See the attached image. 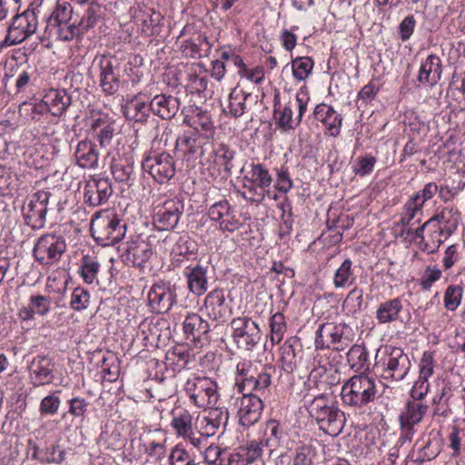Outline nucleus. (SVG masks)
Listing matches in <instances>:
<instances>
[{"label":"nucleus","instance_id":"f257e3e1","mask_svg":"<svg viewBox=\"0 0 465 465\" xmlns=\"http://www.w3.org/2000/svg\"><path fill=\"white\" fill-rule=\"evenodd\" d=\"M277 368L272 364L243 360L236 365V385L239 392L248 391H263L276 374Z\"/></svg>","mask_w":465,"mask_h":465},{"label":"nucleus","instance_id":"f03ea898","mask_svg":"<svg viewBox=\"0 0 465 465\" xmlns=\"http://www.w3.org/2000/svg\"><path fill=\"white\" fill-rule=\"evenodd\" d=\"M244 183L240 192L242 197L248 203L259 204L265 196L277 200V195L271 191L273 181L269 170L262 163H251L243 177Z\"/></svg>","mask_w":465,"mask_h":465},{"label":"nucleus","instance_id":"7ed1b4c3","mask_svg":"<svg viewBox=\"0 0 465 465\" xmlns=\"http://www.w3.org/2000/svg\"><path fill=\"white\" fill-rule=\"evenodd\" d=\"M90 232L98 244L111 246L124 239L126 223L108 210L99 211L92 217Z\"/></svg>","mask_w":465,"mask_h":465},{"label":"nucleus","instance_id":"20e7f679","mask_svg":"<svg viewBox=\"0 0 465 465\" xmlns=\"http://www.w3.org/2000/svg\"><path fill=\"white\" fill-rule=\"evenodd\" d=\"M377 393L375 380L366 374H359L346 380L341 387V397L344 405L362 408L373 402Z\"/></svg>","mask_w":465,"mask_h":465},{"label":"nucleus","instance_id":"39448f33","mask_svg":"<svg viewBox=\"0 0 465 465\" xmlns=\"http://www.w3.org/2000/svg\"><path fill=\"white\" fill-rule=\"evenodd\" d=\"M190 402L199 409H211L218 402L217 382L207 376L191 375L183 385Z\"/></svg>","mask_w":465,"mask_h":465},{"label":"nucleus","instance_id":"423d86ee","mask_svg":"<svg viewBox=\"0 0 465 465\" xmlns=\"http://www.w3.org/2000/svg\"><path fill=\"white\" fill-rule=\"evenodd\" d=\"M309 101L308 90L302 86L296 94L295 102L289 101L284 104L275 103L274 119L277 125L284 132H290L298 127L307 111Z\"/></svg>","mask_w":465,"mask_h":465},{"label":"nucleus","instance_id":"0eeeda50","mask_svg":"<svg viewBox=\"0 0 465 465\" xmlns=\"http://www.w3.org/2000/svg\"><path fill=\"white\" fill-rule=\"evenodd\" d=\"M352 336L351 328L344 322H325L319 327L315 337L316 349H325L334 346L337 351H342L348 346Z\"/></svg>","mask_w":465,"mask_h":465},{"label":"nucleus","instance_id":"6e6552de","mask_svg":"<svg viewBox=\"0 0 465 465\" xmlns=\"http://www.w3.org/2000/svg\"><path fill=\"white\" fill-rule=\"evenodd\" d=\"M232 337L239 349L252 351L261 341L259 324L248 316H239L231 321Z\"/></svg>","mask_w":465,"mask_h":465},{"label":"nucleus","instance_id":"1a4fd4ad","mask_svg":"<svg viewBox=\"0 0 465 465\" xmlns=\"http://www.w3.org/2000/svg\"><path fill=\"white\" fill-rule=\"evenodd\" d=\"M66 250V243L62 236L46 233L39 237L35 243L33 255L43 265L57 262Z\"/></svg>","mask_w":465,"mask_h":465},{"label":"nucleus","instance_id":"9d476101","mask_svg":"<svg viewBox=\"0 0 465 465\" xmlns=\"http://www.w3.org/2000/svg\"><path fill=\"white\" fill-rule=\"evenodd\" d=\"M384 353L382 377L385 380L402 381L411 367L408 354L402 349L392 346L385 347Z\"/></svg>","mask_w":465,"mask_h":465},{"label":"nucleus","instance_id":"9b49d317","mask_svg":"<svg viewBox=\"0 0 465 465\" xmlns=\"http://www.w3.org/2000/svg\"><path fill=\"white\" fill-rule=\"evenodd\" d=\"M233 397V406L237 411L239 422L243 427H250L261 419L263 402L261 398L252 393H244Z\"/></svg>","mask_w":465,"mask_h":465},{"label":"nucleus","instance_id":"f8f14e48","mask_svg":"<svg viewBox=\"0 0 465 465\" xmlns=\"http://www.w3.org/2000/svg\"><path fill=\"white\" fill-rule=\"evenodd\" d=\"M37 26L38 19L33 15L25 12L15 15L7 28L5 44L13 46L23 43L36 32Z\"/></svg>","mask_w":465,"mask_h":465},{"label":"nucleus","instance_id":"ddd939ff","mask_svg":"<svg viewBox=\"0 0 465 465\" xmlns=\"http://www.w3.org/2000/svg\"><path fill=\"white\" fill-rule=\"evenodd\" d=\"M142 168L159 183H166L175 173L174 161L167 153L147 155L142 162Z\"/></svg>","mask_w":465,"mask_h":465},{"label":"nucleus","instance_id":"4468645a","mask_svg":"<svg viewBox=\"0 0 465 465\" xmlns=\"http://www.w3.org/2000/svg\"><path fill=\"white\" fill-rule=\"evenodd\" d=\"M183 213V203L178 198H169L155 207L153 224L161 231L174 229Z\"/></svg>","mask_w":465,"mask_h":465},{"label":"nucleus","instance_id":"2eb2a0df","mask_svg":"<svg viewBox=\"0 0 465 465\" xmlns=\"http://www.w3.org/2000/svg\"><path fill=\"white\" fill-rule=\"evenodd\" d=\"M209 137L197 132L186 131L178 136L175 150L187 162H194L203 155L205 147L210 145Z\"/></svg>","mask_w":465,"mask_h":465},{"label":"nucleus","instance_id":"dca6fc26","mask_svg":"<svg viewBox=\"0 0 465 465\" xmlns=\"http://www.w3.org/2000/svg\"><path fill=\"white\" fill-rule=\"evenodd\" d=\"M50 193L38 191L33 193L23 207L25 223L33 229H41L45 224Z\"/></svg>","mask_w":465,"mask_h":465},{"label":"nucleus","instance_id":"f3484780","mask_svg":"<svg viewBox=\"0 0 465 465\" xmlns=\"http://www.w3.org/2000/svg\"><path fill=\"white\" fill-rule=\"evenodd\" d=\"M207 214L212 222L218 224L222 232L232 233L236 232L242 225L237 216V212L225 199L213 203L209 207Z\"/></svg>","mask_w":465,"mask_h":465},{"label":"nucleus","instance_id":"a211bd4d","mask_svg":"<svg viewBox=\"0 0 465 465\" xmlns=\"http://www.w3.org/2000/svg\"><path fill=\"white\" fill-rule=\"evenodd\" d=\"M113 194L112 183L108 178L94 176L85 182L84 202L91 207H98L108 202Z\"/></svg>","mask_w":465,"mask_h":465},{"label":"nucleus","instance_id":"6ab92c4d","mask_svg":"<svg viewBox=\"0 0 465 465\" xmlns=\"http://www.w3.org/2000/svg\"><path fill=\"white\" fill-rule=\"evenodd\" d=\"M147 299L152 311L157 313H165L176 302V293L169 284L159 282L151 287Z\"/></svg>","mask_w":465,"mask_h":465},{"label":"nucleus","instance_id":"aec40b11","mask_svg":"<svg viewBox=\"0 0 465 465\" xmlns=\"http://www.w3.org/2000/svg\"><path fill=\"white\" fill-rule=\"evenodd\" d=\"M229 413L223 408H211L205 415H198L196 425L198 433L202 436L211 437L216 434L222 426L227 424Z\"/></svg>","mask_w":465,"mask_h":465},{"label":"nucleus","instance_id":"412c9836","mask_svg":"<svg viewBox=\"0 0 465 465\" xmlns=\"http://www.w3.org/2000/svg\"><path fill=\"white\" fill-rule=\"evenodd\" d=\"M118 64L114 57L103 55L99 59L100 86L105 94H114L119 90Z\"/></svg>","mask_w":465,"mask_h":465},{"label":"nucleus","instance_id":"4be33fe9","mask_svg":"<svg viewBox=\"0 0 465 465\" xmlns=\"http://www.w3.org/2000/svg\"><path fill=\"white\" fill-rule=\"evenodd\" d=\"M53 360L45 355L35 356L29 365V378L34 387L45 386L53 382Z\"/></svg>","mask_w":465,"mask_h":465},{"label":"nucleus","instance_id":"5701e85b","mask_svg":"<svg viewBox=\"0 0 465 465\" xmlns=\"http://www.w3.org/2000/svg\"><path fill=\"white\" fill-rule=\"evenodd\" d=\"M153 249L147 242L135 240L126 242L123 248L121 257L125 263L143 268L153 256Z\"/></svg>","mask_w":465,"mask_h":465},{"label":"nucleus","instance_id":"b1692460","mask_svg":"<svg viewBox=\"0 0 465 465\" xmlns=\"http://www.w3.org/2000/svg\"><path fill=\"white\" fill-rule=\"evenodd\" d=\"M208 266L201 263L185 267L183 275L189 292L196 296L203 295L208 290Z\"/></svg>","mask_w":465,"mask_h":465},{"label":"nucleus","instance_id":"393cba45","mask_svg":"<svg viewBox=\"0 0 465 465\" xmlns=\"http://www.w3.org/2000/svg\"><path fill=\"white\" fill-rule=\"evenodd\" d=\"M203 310L211 320L224 321L230 313V309L225 302L223 291L214 289L210 292L204 299Z\"/></svg>","mask_w":465,"mask_h":465},{"label":"nucleus","instance_id":"a878e982","mask_svg":"<svg viewBox=\"0 0 465 465\" xmlns=\"http://www.w3.org/2000/svg\"><path fill=\"white\" fill-rule=\"evenodd\" d=\"M313 116L324 125L329 135L336 137L340 134L342 118L331 105L324 103L317 104L313 111Z\"/></svg>","mask_w":465,"mask_h":465},{"label":"nucleus","instance_id":"bb28decb","mask_svg":"<svg viewBox=\"0 0 465 465\" xmlns=\"http://www.w3.org/2000/svg\"><path fill=\"white\" fill-rule=\"evenodd\" d=\"M234 155L235 152L224 143H221L214 149L208 159L210 167L213 168V173H217L223 178L228 177L232 169Z\"/></svg>","mask_w":465,"mask_h":465},{"label":"nucleus","instance_id":"cd10ccee","mask_svg":"<svg viewBox=\"0 0 465 465\" xmlns=\"http://www.w3.org/2000/svg\"><path fill=\"white\" fill-rule=\"evenodd\" d=\"M150 112L162 119H172L179 111V99L171 94H156L150 102Z\"/></svg>","mask_w":465,"mask_h":465},{"label":"nucleus","instance_id":"c85d7f7f","mask_svg":"<svg viewBox=\"0 0 465 465\" xmlns=\"http://www.w3.org/2000/svg\"><path fill=\"white\" fill-rule=\"evenodd\" d=\"M74 158L76 164L84 169H96L98 167L99 152L97 145L87 139L78 142Z\"/></svg>","mask_w":465,"mask_h":465},{"label":"nucleus","instance_id":"c756f323","mask_svg":"<svg viewBox=\"0 0 465 465\" xmlns=\"http://www.w3.org/2000/svg\"><path fill=\"white\" fill-rule=\"evenodd\" d=\"M441 74L442 65L440 57L436 54H430L420 64L418 81L421 84L434 86L440 80Z\"/></svg>","mask_w":465,"mask_h":465},{"label":"nucleus","instance_id":"7c9ffc66","mask_svg":"<svg viewBox=\"0 0 465 465\" xmlns=\"http://www.w3.org/2000/svg\"><path fill=\"white\" fill-rule=\"evenodd\" d=\"M428 411V406L417 401H409L400 414L401 429L407 435L412 434L414 425L420 423Z\"/></svg>","mask_w":465,"mask_h":465},{"label":"nucleus","instance_id":"2f4dec72","mask_svg":"<svg viewBox=\"0 0 465 465\" xmlns=\"http://www.w3.org/2000/svg\"><path fill=\"white\" fill-rule=\"evenodd\" d=\"M42 103L54 116H61L71 104V96L65 90L50 89L44 95Z\"/></svg>","mask_w":465,"mask_h":465},{"label":"nucleus","instance_id":"473e14b6","mask_svg":"<svg viewBox=\"0 0 465 465\" xmlns=\"http://www.w3.org/2000/svg\"><path fill=\"white\" fill-rule=\"evenodd\" d=\"M324 416V418H320L316 421L319 428L330 436H338L345 425L344 413L337 406L333 405L326 411Z\"/></svg>","mask_w":465,"mask_h":465},{"label":"nucleus","instance_id":"72a5a7b5","mask_svg":"<svg viewBox=\"0 0 465 465\" xmlns=\"http://www.w3.org/2000/svg\"><path fill=\"white\" fill-rule=\"evenodd\" d=\"M402 302L400 298H393L381 302L376 311V320L380 324H387L400 319L402 311Z\"/></svg>","mask_w":465,"mask_h":465},{"label":"nucleus","instance_id":"f704fd0d","mask_svg":"<svg viewBox=\"0 0 465 465\" xmlns=\"http://www.w3.org/2000/svg\"><path fill=\"white\" fill-rule=\"evenodd\" d=\"M171 427L179 438L188 437L193 428V415L183 408L173 409L172 411Z\"/></svg>","mask_w":465,"mask_h":465},{"label":"nucleus","instance_id":"c9c22d12","mask_svg":"<svg viewBox=\"0 0 465 465\" xmlns=\"http://www.w3.org/2000/svg\"><path fill=\"white\" fill-rule=\"evenodd\" d=\"M182 50L186 56L191 58L206 57L211 53L212 44L206 36L200 35L194 39L184 41L182 45Z\"/></svg>","mask_w":465,"mask_h":465},{"label":"nucleus","instance_id":"e433bc0d","mask_svg":"<svg viewBox=\"0 0 465 465\" xmlns=\"http://www.w3.org/2000/svg\"><path fill=\"white\" fill-rule=\"evenodd\" d=\"M347 360L350 367L356 372L365 374L369 370V353L366 347L361 344H354L351 347L347 353Z\"/></svg>","mask_w":465,"mask_h":465},{"label":"nucleus","instance_id":"4c0bfd02","mask_svg":"<svg viewBox=\"0 0 465 465\" xmlns=\"http://www.w3.org/2000/svg\"><path fill=\"white\" fill-rule=\"evenodd\" d=\"M90 128L95 133L96 138L102 147L110 144L115 132L114 122L103 117L92 121Z\"/></svg>","mask_w":465,"mask_h":465},{"label":"nucleus","instance_id":"58836bf2","mask_svg":"<svg viewBox=\"0 0 465 465\" xmlns=\"http://www.w3.org/2000/svg\"><path fill=\"white\" fill-rule=\"evenodd\" d=\"M209 324L197 313L188 314L183 321V331L193 340H200L209 332Z\"/></svg>","mask_w":465,"mask_h":465},{"label":"nucleus","instance_id":"ea45409f","mask_svg":"<svg viewBox=\"0 0 465 465\" xmlns=\"http://www.w3.org/2000/svg\"><path fill=\"white\" fill-rule=\"evenodd\" d=\"M356 280L351 259H345L336 269L333 276V285L336 289L351 286Z\"/></svg>","mask_w":465,"mask_h":465},{"label":"nucleus","instance_id":"a19ab883","mask_svg":"<svg viewBox=\"0 0 465 465\" xmlns=\"http://www.w3.org/2000/svg\"><path fill=\"white\" fill-rule=\"evenodd\" d=\"M423 206L417 201L412 200L411 197L405 203L403 206V212L401 213V224L403 229L412 226L415 223H420L423 216Z\"/></svg>","mask_w":465,"mask_h":465},{"label":"nucleus","instance_id":"79ce46f5","mask_svg":"<svg viewBox=\"0 0 465 465\" xmlns=\"http://www.w3.org/2000/svg\"><path fill=\"white\" fill-rule=\"evenodd\" d=\"M333 405L331 398L322 393L314 396L306 405V409L310 417L317 421L320 418H324L323 414L325 415Z\"/></svg>","mask_w":465,"mask_h":465},{"label":"nucleus","instance_id":"37998d69","mask_svg":"<svg viewBox=\"0 0 465 465\" xmlns=\"http://www.w3.org/2000/svg\"><path fill=\"white\" fill-rule=\"evenodd\" d=\"M73 7L66 1H57L55 8L47 20V29L53 31V25L70 22Z\"/></svg>","mask_w":465,"mask_h":465},{"label":"nucleus","instance_id":"c03bdc74","mask_svg":"<svg viewBox=\"0 0 465 465\" xmlns=\"http://www.w3.org/2000/svg\"><path fill=\"white\" fill-rule=\"evenodd\" d=\"M149 113L150 104H147L137 97L126 104L124 111V114L127 119L141 123L147 120Z\"/></svg>","mask_w":465,"mask_h":465},{"label":"nucleus","instance_id":"a18cd8bd","mask_svg":"<svg viewBox=\"0 0 465 465\" xmlns=\"http://www.w3.org/2000/svg\"><path fill=\"white\" fill-rule=\"evenodd\" d=\"M99 271L100 263L96 257L91 255L83 256L79 273L85 283L92 284L96 280Z\"/></svg>","mask_w":465,"mask_h":465},{"label":"nucleus","instance_id":"49530a36","mask_svg":"<svg viewBox=\"0 0 465 465\" xmlns=\"http://www.w3.org/2000/svg\"><path fill=\"white\" fill-rule=\"evenodd\" d=\"M270 341L272 344L280 343L287 331L285 316L282 312H276L270 318Z\"/></svg>","mask_w":465,"mask_h":465},{"label":"nucleus","instance_id":"de8ad7c7","mask_svg":"<svg viewBox=\"0 0 465 465\" xmlns=\"http://www.w3.org/2000/svg\"><path fill=\"white\" fill-rule=\"evenodd\" d=\"M286 434L285 425L276 420H270L266 423L265 436L266 444L271 447H277Z\"/></svg>","mask_w":465,"mask_h":465},{"label":"nucleus","instance_id":"09e8293b","mask_svg":"<svg viewBox=\"0 0 465 465\" xmlns=\"http://www.w3.org/2000/svg\"><path fill=\"white\" fill-rule=\"evenodd\" d=\"M163 242L174 243L171 251L173 255L185 256L193 252V242L187 235L169 234Z\"/></svg>","mask_w":465,"mask_h":465},{"label":"nucleus","instance_id":"8fccbe9b","mask_svg":"<svg viewBox=\"0 0 465 465\" xmlns=\"http://www.w3.org/2000/svg\"><path fill=\"white\" fill-rule=\"evenodd\" d=\"M250 94L242 90L233 89L229 95V113L237 118L245 113L246 100Z\"/></svg>","mask_w":465,"mask_h":465},{"label":"nucleus","instance_id":"3c124183","mask_svg":"<svg viewBox=\"0 0 465 465\" xmlns=\"http://www.w3.org/2000/svg\"><path fill=\"white\" fill-rule=\"evenodd\" d=\"M313 66V60L308 56L297 57L292 61V74L299 81L308 78Z\"/></svg>","mask_w":465,"mask_h":465},{"label":"nucleus","instance_id":"603ef678","mask_svg":"<svg viewBox=\"0 0 465 465\" xmlns=\"http://www.w3.org/2000/svg\"><path fill=\"white\" fill-rule=\"evenodd\" d=\"M281 361L286 372H292L296 368L297 351L290 341H286L281 347Z\"/></svg>","mask_w":465,"mask_h":465},{"label":"nucleus","instance_id":"864d4df0","mask_svg":"<svg viewBox=\"0 0 465 465\" xmlns=\"http://www.w3.org/2000/svg\"><path fill=\"white\" fill-rule=\"evenodd\" d=\"M139 444L144 449L145 453L148 456L161 460L164 457L166 451L165 440L162 441H156L149 438L138 440Z\"/></svg>","mask_w":465,"mask_h":465},{"label":"nucleus","instance_id":"5fc2aeb1","mask_svg":"<svg viewBox=\"0 0 465 465\" xmlns=\"http://www.w3.org/2000/svg\"><path fill=\"white\" fill-rule=\"evenodd\" d=\"M90 293L83 287H76L73 291L70 298V307L76 312H81L88 308L90 304Z\"/></svg>","mask_w":465,"mask_h":465},{"label":"nucleus","instance_id":"6e6d98bb","mask_svg":"<svg viewBox=\"0 0 465 465\" xmlns=\"http://www.w3.org/2000/svg\"><path fill=\"white\" fill-rule=\"evenodd\" d=\"M363 291L359 288L352 289L343 302V307L349 313L354 314L362 310Z\"/></svg>","mask_w":465,"mask_h":465},{"label":"nucleus","instance_id":"4d7b16f0","mask_svg":"<svg viewBox=\"0 0 465 465\" xmlns=\"http://www.w3.org/2000/svg\"><path fill=\"white\" fill-rule=\"evenodd\" d=\"M376 163V157L371 154L358 157L352 166L353 173L356 175L364 177L373 171Z\"/></svg>","mask_w":465,"mask_h":465},{"label":"nucleus","instance_id":"13d9d810","mask_svg":"<svg viewBox=\"0 0 465 465\" xmlns=\"http://www.w3.org/2000/svg\"><path fill=\"white\" fill-rule=\"evenodd\" d=\"M60 392L61 391H55L42 399L39 406L41 414L54 415L57 413L61 404V400L58 395Z\"/></svg>","mask_w":465,"mask_h":465},{"label":"nucleus","instance_id":"bf43d9fd","mask_svg":"<svg viewBox=\"0 0 465 465\" xmlns=\"http://www.w3.org/2000/svg\"><path fill=\"white\" fill-rule=\"evenodd\" d=\"M462 288L458 285H450L444 293V307L450 312L455 311L460 304Z\"/></svg>","mask_w":465,"mask_h":465},{"label":"nucleus","instance_id":"052dcab7","mask_svg":"<svg viewBox=\"0 0 465 465\" xmlns=\"http://www.w3.org/2000/svg\"><path fill=\"white\" fill-rule=\"evenodd\" d=\"M188 124L193 128L192 132H197L199 134L200 131L212 133L213 129V124L210 115L203 112H200L196 115L193 116L188 121Z\"/></svg>","mask_w":465,"mask_h":465},{"label":"nucleus","instance_id":"680f3d73","mask_svg":"<svg viewBox=\"0 0 465 465\" xmlns=\"http://www.w3.org/2000/svg\"><path fill=\"white\" fill-rule=\"evenodd\" d=\"M315 456L316 451L312 445L298 447L293 457V465H313Z\"/></svg>","mask_w":465,"mask_h":465},{"label":"nucleus","instance_id":"e2e57ef3","mask_svg":"<svg viewBox=\"0 0 465 465\" xmlns=\"http://www.w3.org/2000/svg\"><path fill=\"white\" fill-rule=\"evenodd\" d=\"M431 219H433V222L438 221L440 224H444L443 230H451V228H455L457 225L458 212L452 207H446Z\"/></svg>","mask_w":465,"mask_h":465},{"label":"nucleus","instance_id":"0e129e2a","mask_svg":"<svg viewBox=\"0 0 465 465\" xmlns=\"http://www.w3.org/2000/svg\"><path fill=\"white\" fill-rule=\"evenodd\" d=\"M112 174L115 181L127 183L133 173V165L126 162H114L111 165Z\"/></svg>","mask_w":465,"mask_h":465},{"label":"nucleus","instance_id":"69168bd1","mask_svg":"<svg viewBox=\"0 0 465 465\" xmlns=\"http://www.w3.org/2000/svg\"><path fill=\"white\" fill-rule=\"evenodd\" d=\"M262 452V443L254 440L242 448L239 455L242 456L243 460L249 464L260 459Z\"/></svg>","mask_w":465,"mask_h":465},{"label":"nucleus","instance_id":"338daca9","mask_svg":"<svg viewBox=\"0 0 465 465\" xmlns=\"http://www.w3.org/2000/svg\"><path fill=\"white\" fill-rule=\"evenodd\" d=\"M276 180L274 187L282 193H287L293 187V182L288 170L284 167L276 168Z\"/></svg>","mask_w":465,"mask_h":465},{"label":"nucleus","instance_id":"774afa93","mask_svg":"<svg viewBox=\"0 0 465 465\" xmlns=\"http://www.w3.org/2000/svg\"><path fill=\"white\" fill-rule=\"evenodd\" d=\"M171 465H192L193 459L189 452L181 445L177 444L169 455Z\"/></svg>","mask_w":465,"mask_h":465}]
</instances>
